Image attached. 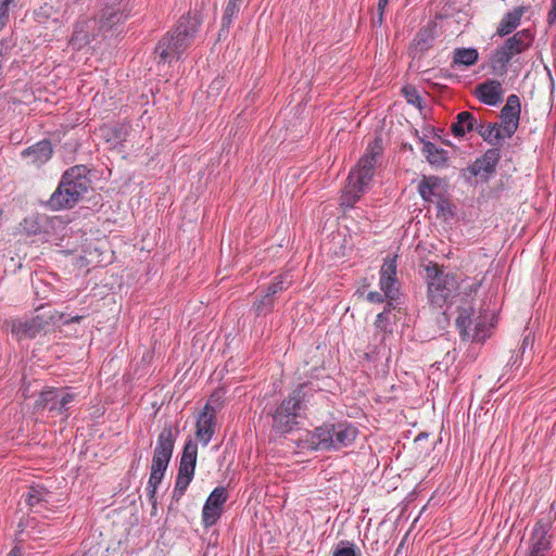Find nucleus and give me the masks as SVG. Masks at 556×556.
Masks as SVG:
<instances>
[{
  "label": "nucleus",
  "mask_w": 556,
  "mask_h": 556,
  "mask_svg": "<svg viewBox=\"0 0 556 556\" xmlns=\"http://www.w3.org/2000/svg\"><path fill=\"white\" fill-rule=\"evenodd\" d=\"M243 0H228L220 23L219 34L229 33L235 18L238 17Z\"/></svg>",
  "instance_id": "2f4dec72"
},
{
  "label": "nucleus",
  "mask_w": 556,
  "mask_h": 556,
  "mask_svg": "<svg viewBox=\"0 0 556 556\" xmlns=\"http://www.w3.org/2000/svg\"><path fill=\"white\" fill-rule=\"evenodd\" d=\"M51 11H52V7H50V5L45 4L43 7H40L39 10L35 11L36 21L39 24L47 23Z\"/></svg>",
  "instance_id": "09e8293b"
},
{
  "label": "nucleus",
  "mask_w": 556,
  "mask_h": 556,
  "mask_svg": "<svg viewBox=\"0 0 556 556\" xmlns=\"http://www.w3.org/2000/svg\"><path fill=\"white\" fill-rule=\"evenodd\" d=\"M292 281L288 279V274H280L266 287L265 291L276 299L277 294L286 291Z\"/></svg>",
  "instance_id": "58836bf2"
},
{
  "label": "nucleus",
  "mask_w": 556,
  "mask_h": 556,
  "mask_svg": "<svg viewBox=\"0 0 556 556\" xmlns=\"http://www.w3.org/2000/svg\"><path fill=\"white\" fill-rule=\"evenodd\" d=\"M475 308L472 306L458 307V316L455 320L456 328L463 341L471 338L470 328L473 324Z\"/></svg>",
  "instance_id": "a878e982"
},
{
  "label": "nucleus",
  "mask_w": 556,
  "mask_h": 556,
  "mask_svg": "<svg viewBox=\"0 0 556 556\" xmlns=\"http://www.w3.org/2000/svg\"><path fill=\"white\" fill-rule=\"evenodd\" d=\"M21 226L28 236H38L49 233L51 223L46 214L35 213L25 217Z\"/></svg>",
  "instance_id": "4be33fe9"
},
{
  "label": "nucleus",
  "mask_w": 556,
  "mask_h": 556,
  "mask_svg": "<svg viewBox=\"0 0 556 556\" xmlns=\"http://www.w3.org/2000/svg\"><path fill=\"white\" fill-rule=\"evenodd\" d=\"M98 20V14L94 17H81L75 24L73 35H96L99 30H106L108 27Z\"/></svg>",
  "instance_id": "c756f323"
},
{
  "label": "nucleus",
  "mask_w": 556,
  "mask_h": 556,
  "mask_svg": "<svg viewBox=\"0 0 556 556\" xmlns=\"http://www.w3.org/2000/svg\"><path fill=\"white\" fill-rule=\"evenodd\" d=\"M180 434L178 421H166L163 429L156 438L153 455L165 456L172 458L175 443Z\"/></svg>",
  "instance_id": "2eb2a0df"
},
{
  "label": "nucleus",
  "mask_w": 556,
  "mask_h": 556,
  "mask_svg": "<svg viewBox=\"0 0 556 556\" xmlns=\"http://www.w3.org/2000/svg\"><path fill=\"white\" fill-rule=\"evenodd\" d=\"M8 23L4 22L3 20H0V31L3 30L4 26L7 25Z\"/></svg>",
  "instance_id": "680f3d73"
},
{
  "label": "nucleus",
  "mask_w": 556,
  "mask_h": 556,
  "mask_svg": "<svg viewBox=\"0 0 556 556\" xmlns=\"http://www.w3.org/2000/svg\"><path fill=\"white\" fill-rule=\"evenodd\" d=\"M50 492L42 485H31L28 489L25 501L29 507H34L36 505H46L49 503L48 496Z\"/></svg>",
  "instance_id": "72a5a7b5"
},
{
  "label": "nucleus",
  "mask_w": 556,
  "mask_h": 556,
  "mask_svg": "<svg viewBox=\"0 0 556 556\" xmlns=\"http://www.w3.org/2000/svg\"><path fill=\"white\" fill-rule=\"evenodd\" d=\"M314 391L312 382H304L279 404L266 405L264 410L271 418V428L276 434L286 435L300 428L301 420L307 417V404Z\"/></svg>",
  "instance_id": "f257e3e1"
},
{
  "label": "nucleus",
  "mask_w": 556,
  "mask_h": 556,
  "mask_svg": "<svg viewBox=\"0 0 556 556\" xmlns=\"http://www.w3.org/2000/svg\"><path fill=\"white\" fill-rule=\"evenodd\" d=\"M521 112V102L517 94H509L506 104L503 106L500 113L501 124L503 131L507 138L513 137L519 126Z\"/></svg>",
  "instance_id": "4468645a"
},
{
  "label": "nucleus",
  "mask_w": 556,
  "mask_h": 556,
  "mask_svg": "<svg viewBox=\"0 0 556 556\" xmlns=\"http://www.w3.org/2000/svg\"><path fill=\"white\" fill-rule=\"evenodd\" d=\"M475 328L469 341L483 343L490 337L492 324H486L481 317L475 319Z\"/></svg>",
  "instance_id": "a19ab883"
},
{
  "label": "nucleus",
  "mask_w": 556,
  "mask_h": 556,
  "mask_svg": "<svg viewBox=\"0 0 556 556\" xmlns=\"http://www.w3.org/2000/svg\"><path fill=\"white\" fill-rule=\"evenodd\" d=\"M396 273H397L396 255H388L384 258L383 264L380 268V276L397 278Z\"/></svg>",
  "instance_id": "a18cd8bd"
},
{
  "label": "nucleus",
  "mask_w": 556,
  "mask_h": 556,
  "mask_svg": "<svg viewBox=\"0 0 556 556\" xmlns=\"http://www.w3.org/2000/svg\"><path fill=\"white\" fill-rule=\"evenodd\" d=\"M189 45L187 37H161L154 54L160 58L159 63L172 62L178 60Z\"/></svg>",
  "instance_id": "ddd939ff"
},
{
  "label": "nucleus",
  "mask_w": 556,
  "mask_h": 556,
  "mask_svg": "<svg viewBox=\"0 0 556 556\" xmlns=\"http://www.w3.org/2000/svg\"><path fill=\"white\" fill-rule=\"evenodd\" d=\"M53 315H55V321H62L63 325H70L72 323H80L85 316H81V315H76V316H73V317H70V318H66L65 319V315L63 313H59L56 311L54 312H51Z\"/></svg>",
  "instance_id": "8fccbe9b"
},
{
  "label": "nucleus",
  "mask_w": 556,
  "mask_h": 556,
  "mask_svg": "<svg viewBox=\"0 0 556 556\" xmlns=\"http://www.w3.org/2000/svg\"><path fill=\"white\" fill-rule=\"evenodd\" d=\"M402 93L408 104H412L418 108L419 110L422 109V99L416 87L412 85H406L402 88Z\"/></svg>",
  "instance_id": "c03bdc74"
},
{
  "label": "nucleus",
  "mask_w": 556,
  "mask_h": 556,
  "mask_svg": "<svg viewBox=\"0 0 556 556\" xmlns=\"http://www.w3.org/2000/svg\"><path fill=\"white\" fill-rule=\"evenodd\" d=\"M200 16L197 13H188L179 18L174 35H194L200 31Z\"/></svg>",
  "instance_id": "473e14b6"
},
{
  "label": "nucleus",
  "mask_w": 556,
  "mask_h": 556,
  "mask_svg": "<svg viewBox=\"0 0 556 556\" xmlns=\"http://www.w3.org/2000/svg\"><path fill=\"white\" fill-rule=\"evenodd\" d=\"M515 35H517V36H520V35H530V31H529L528 29H522V30H520V31L516 33Z\"/></svg>",
  "instance_id": "052dcab7"
},
{
  "label": "nucleus",
  "mask_w": 556,
  "mask_h": 556,
  "mask_svg": "<svg viewBox=\"0 0 556 556\" xmlns=\"http://www.w3.org/2000/svg\"><path fill=\"white\" fill-rule=\"evenodd\" d=\"M477 132L491 146H497L507 138L503 131L502 125L496 123L480 124L476 126Z\"/></svg>",
  "instance_id": "bb28decb"
},
{
  "label": "nucleus",
  "mask_w": 556,
  "mask_h": 556,
  "mask_svg": "<svg viewBox=\"0 0 556 556\" xmlns=\"http://www.w3.org/2000/svg\"><path fill=\"white\" fill-rule=\"evenodd\" d=\"M551 530V518H540L535 522L529 540V551L526 556H549L552 548Z\"/></svg>",
  "instance_id": "6e6552de"
},
{
  "label": "nucleus",
  "mask_w": 556,
  "mask_h": 556,
  "mask_svg": "<svg viewBox=\"0 0 556 556\" xmlns=\"http://www.w3.org/2000/svg\"><path fill=\"white\" fill-rule=\"evenodd\" d=\"M382 153V143L381 139H375L371 143L368 144L366 149V153L358 161L357 168L351 170L350 176H355L357 179V184L367 185L371 181L375 168L377 165V159Z\"/></svg>",
  "instance_id": "1a4fd4ad"
},
{
  "label": "nucleus",
  "mask_w": 556,
  "mask_h": 556,
  "mask_svg": "<svg viewBox=\"0 0 556 556\" xmlns=\"http://www.w3.org/2000/svg\"><path fill=\"white\" fill-rule=\"evenodd\" d=\"M118 0H108L105 7L98 13V20L103 21L104 25L108 27L106 30H99V33H109L116 31L121 34L123 31L122 23L126 18V15L121 10Z\"/></svg>",
  "instance_id": "dca6fc26"
},
{
  "label": "nucleus",
  "mask_w": 556,
  "mask_h": 556,
  "mask_svg": "<svg viewBox=\"0 0 556 556\" xmlns=\"http://www.w3.org/2000/svg\"><path fill=\"white\" fill-rule=\"evenodd\" d=\"M433 39L434 37H419L418 40L415 39L409 46V55L413 59L421 58L424 52L432 47Z\"/></svg>",
  "instance_id": "37998d69"
},
{
  "label": "nucleus",
  "mask_w": 556,
  "mask_h": 556,
  "mask_svg": "<svg viewBox=\"0 0 556 556\" xmlns=\"http://www.w3.org/2000/svg\"><path fill=\"white\" fill-rule=\"evenodd\" d=\"M332 556H362V552L353 542L341 540L333 547Z\"/></svg>",
  "instance_id": "79ce46f5"
},
{
  "label": "nucleus",
  "mask_w": 556,
  "mask_h": 556,
  "mask_svg": "<svg viewBox=\"0 0 556 556\" xmlns=\"http://www.w3.org/2000/svg\"><path fill=\"white\" fill-rule=\"evenodd\" d=\"M90 170L86 165H74L67 168L53 193L46 202L51 211L74 207L91 188Z\"/></svg>",
  "instance_id": "f03ea898"
},
{
  "label": "nucleus",
  "mask_w": 556,
  "mask_h": 556,
  "mask_svg": "<svg viewBox=\"0 0 556 556\" xmlns=\"http://www.w3.org/2000/svg\"><path fill=\"white\" fill-rule=\"evenodd\" d=\"M223 87V79H214L211 84V89H219Z\"/></svg>",
  "instance_id": "6e6d98bb"
},
{
  "label": "nucleus",
  "mask_w": 556,
  "mask_h": 556,
  "mask_svg": "<svg viewBox=\"0 0 556 556\" xmlns=\"http://www.w3.org/2000/svg\"><path fill=\"white\" fill-rule=\"evenodd\" d=\"M427 294L431 305L442 308L454 303L460 295V281L457 275L445 273L438 263L429 262L425 266Z\"/></svg>",
  "instance_id": "20e7f679"
},
{
  "label": "nucleus",
  "mask_w": 556,
  "mask_h": 556,
  "mask_svg": "<svg viewBox=\"0 0 556 556\" xmlns=\"http://www.w3.org/2000/svg\"><path fill=\"white\" fill-rule=\"evenodd\" d=\"M358 435V429L351 422L325 421L323 425L308 431L307 441L315 451H340L353 444Z\"/></svg>",
  "instance_id": "7ed1b4c3"
},
{
  "label": "nucleus",
  "mask_w": 556,
  "mask_h": 556,
  "mask_svg": "<svg viewBox=\"0 0 556 556\" xmlns=\"http://www.w3.org/2000/svg\"><path fill=\"white\" fill-rule=\"evenodd\" d=\"M501 160V150L498 147L488 149L481 156L477 157L470 164L466 172L471 176L479 177L481 181L488 182L496 173V167Z\"/></svg>",
  "instance_id": "9b49d317"
},
{
  "label": "nucleus",
  "mask_w": 556,
  "mask_h": 556,
  "mask_svg": "<svg viewBox=\"0 0 556 556\" xmlns=\"http://www.w3.org/2000/svg\"><path fill=\"white\" fill-rule=\"evenodd\" d=\"M106 141L114 144L122 143L126 140L127 129L123 125H115L111 127H104L101 129Z\"/></svg>",
  "instance_id": "ea45409f"
},
{
  "label": "nucleus",
  "mask_w": 556,
  "mask_h": 556,
  "mask_svg": "<svg viewBox=\"0 0 556 556\" xmlns=\"http://www.w3.org/2000/svg\"><path fill=\"white\" fill-rule=\"evenodd\" d=\"M503 87L502 84L496 79H488L477 85L475 96L477 99L491 106L497 105L503 99Z\"/></svg>",
  "instance_id": "a211bd4d"
},
{
  "label": "nucleus",
  "mask_w": 556,
  "mask_h": 556,
  "mask_svg": "<svg viewBox=\"0 0 556 556\" xmlns=\"http://www.w3.org/2000/svg\"><path fill=\"white\" fill-rule=\"evenodd\" d=\"M438 216L454 217V206L448 199L441 198L437 202Z\"/></svg>",
  "instance_id": "49530a36"
},
{
  "label": "nucleus",
  "mask_w": 556,
  "mask_h": 556,
  "mask_svg": "<svg viewBox=\"0 0 556 556\" xmlns=\"http://www.w3.org/2000/svg\"><path fill=\"white\" fill-rule=\"evenodd\" d=\"M478 51L475 48H457L454 51L453 63L471 66L478 61Z\"/></svg>",
  "instance_id": "c9c22d12"
},
{
  "label": "nucleus",
  "mask_w": 556,
  "mask_h": 556,
  "mask_svg": "<svg viewBox=\"0 0 556 556\" xmlns=\"http://www.w3.org/2000/svg\"><path fill=\"white\" fill-rule=\"evenodd\" d=\"M10 5L9 3L0 0V20H3L4 22H9L10 15Z\"/></svg>",
  "instance_id": "864d4df0"
},
{
  "label": "nucleus",
  "mask_w": 556,
  "mask_h": 556,
  "mask_svg": "<svg viewBox=\"0 0 556 556\" xmlns=\"http://www.w3.org/2000/svg\"><path fill=\"white\" fill-rule=\"evenodd\" d=\"M389 0H379V5L381 7L382 3L386 4Z\"/></svg>",
  "instance_id": "0e129e2a"
},
{
  "label": "nucleus",
  "mask_w": 556,
  "mask_h": 556,
  "mask_svg": "<svg viewBox=\"0 0 556 556\" xmlns=\"http://www.w3.org/2000/svg\"><path fill=\"white\" fill-rule=\"evenodd\" d=\"M276 299L273 298L265 290H262L257 295H255V300L253 302L251 311L255 314V316H267L275 309Z\"/></svg>",
  "instance_id": "7c9ffc66"
},
{
  "label": "nucleus",
  "mask_w": 556,
  "mask_h": 556,
  "mask_svg": "<svg viewBox=\"0 0 556 556\" xmlns=\"http://www.w3.org/2000/svg\"><path fill=\"white\" fill-rule=\"evenodd\" d=\"M52 155L53 148L49 139L40 140L21 152L23 159H28L30 164L38 167L46 164Z\"/></svg>",
  "instance_id": "aec40b11"
},
{
  "label": "nucleus",
  "mask_w": 556,
  "mask_h": 556,
  "mask_svg": "<svg viewBox=\"0 0 556 556\" xmlns=\"http://www.w3.org/2000/svg\"><path fill=\"white\" fill-rule=\"evenodd\" d=\"M8 556H22V551L18 547H13Z\"/></svg>",
  "instance_id": "bf43d9fd"
},
{
  "label": "nucleus",
  "mask_w": 556,
  "mask_h": 556,
  "mask_svg": "<svg viewBox=\"0 0 556 556\" xmlns=\"http://www.w3.org/2000/svg\"><path fill=\"white\" fill-rule=\"evenodd\" d=\"M216 412L208 403L197 421V438L206 446L215 432Z\"/></svg>",
  "instance_id": "6ab92c4d"
},
{
  "label": "nucleus",
  "mask_w": 556,
  "mask_h": 556,
  "mask_svg": "<svg viewBox=\"0 0 556 556\" xmlns=\"http://www.w3.org/2000/svg\"><path fill=\"white\" fill-rule=\"evenodd\" d=\"M422 143L421 152L425 155L428 163L437 168L447 166L448 152L442 148H438L434 143L420 138Z\"/></svg>",
  "instance_id": "5701e85b"
},
{
  "label": "nucleus",
  "mask_w": 556,
  "mask_h": 556,
  "mask_svg": "<svg viewBox=\"0 0 556 556\" xmlns=\"http://www.w3.org/2000/svg\"><path fill=\"white\" fill-rule=\"evenodd\" d=\"M59 388H46L35 402V408L48 409L55 416L59 415Z\"/></svg>",
  "instance_id": "393cba45"
},
{
  "label": "nucleus",
  "mask_w": 556,
  "mask_h": 556,
  "mask_svg": "<svg viewBox=\"0 0 556 556\" xmlns=\"http://www.w3.org/2000/svg\"><path fill=\"white\" fill-rule=\"evenodd\" d=\"M396 300H388L384 308H389V314L396 308V304L394 303Z\"/></svg>",
  "instance_id": "13d9d810"
},
{
  "label": "nucleus",
  "mask_w": 556,
  "mask_h": 556,
  "mask_svg": "<svg viewBox=\"0 0 556 556\" xmlns=\"http://www.w3.org/2000/svg\"><path fill=\"white\" fill-rule=\"evenodd\" d=\"M525 11L526 9L523 7H518L506 13L502 18L495 35H509L513 33L519 26Z\"/></svg>",
  "instance_id": "c85d7f7f"
},
{
  "label": "nucleus",
  "mask_w": 556,
  "mask_h": 556,
  "mask_svg": "<svg viewBox=\"0 0 556 556\" xmlns=\"http://www.w3.org/2000/svg\"><path fill=\"white\" fill-rule=\"evenodd\" d=\"M532 41H525L523 37H507L502 46L496 48L489 60L492 73L503 76L507 73L510 60L530 48Z\"/></svg>",
  "instance_id": "423d86ee"
},
{
  "label": "nucleus",
  "mask_w": 556,
  "mask_h": 556,
  "mask_svg": "<svg viewBox=\"0 0 556 556\" xmlns=\"http://www.w3.org/2000/svg\"><path fill=\"white\" fill-rule=\"evenodd\" d=\"M198 459V444L192 439L185 442L179 466L178 473L175 481V486L172 494V502L178 503L185 495L190 482L192 481L195 472Z\"/></svg>",
  "instance_id": "39448f33"
},
{
  "label": "nucleus",
  "mask_w": 556,
  "mask_h": 556,
  "mask_svg": "<svg viewBox=\"0 0 556 556\" xmlns=\"http://www.w3.org/2000/svg\"><path fill=\"white\" fill-rule=\"evenodd\" d=\"M47 526V523H41L35 517H24L20 520L17 525L15 539L18 542H25L27 540H38L40 539V534L45 531L43 528Z\"/></svg>",
  "instance_id": "412c9836"
},
{
  "label": "nucleus",
  "mask_w": 556,
  "mask_h": 556,
  "mask_svg": "<svg viewBox=\"0 0 556 556\" xmlns=\"http://www.w3.org/2000/svg\"><path fill=\"white\" fill-rule=\"evenodd\" d=\"M397 282V278L380 276V289L388 300H399L400 289L396 287Z\"/></svg>",
  "instance_id": "4c0bfd02"
},
{
  "label": "nucleus",
  "mask_w": 556,
  "mask_h": 556,
  "mask_svg": "<svg viewBox=\"0 0 556 556\" xmlns=\"http://www.w3.org/2000/svg\"><path fill=\"white\" fill-rule=\"evenodd\" d=\"M477 119L469 111L459 112L451 124V132L454 137H464L467 132L476 129Z\"/></svg>",
  "instance_id": "b1692460"
},
{
  "label": "nucleus",
  "mask_w": 556,
  "mask_h": 556,
  "mask_svg": "<svg viewBox=\"0 0 556 556\" xmlns=\"http://www.w3.org/2000/svg\"><path fill=\"white\" fill-rule=\"evenodd\" d=\"M89 37H70L68 46L73 50H80L84 46L89 43Z\"/></svg>",
  "instance_id": "3c124183"
},
{
  "label": "nucleus",
  "mask_w": 556,
  "mask_h": 556,
  "mask_svg": "<svg viewBox=\"0 0 556 556\" xmlns=\"http://www.w3.org/2000/svg\"><path fill=\"white\" fill-rule=\"evenodd\" d=\"M367 300L371 303H383L388 299L387 296H384V293L378 291H370L367 294Z\"/></svg>",
  "instance_id": "603ef678"
},
{
  "label": "nucleus",
  "mask_w": 556,
  "mask_h": 556,
  "mask_svg": "<svg viewBox=\"0 0 556 556\" xmlns=\"http://www.w3.org/2000/svg\"><path fill=\"white\" fill-rule=\"evenodd\" d=\"M466 30L460 28L458 20L454 15L438 14L425 27L424 35H463Z\"/></svg>",
  "instance_id": "f3484780"
},
{
  "label": "nucleus",
  "mask_w": 556,
  "mask_h": 556,
  "mask_svg": "<svg viewBox=\"0 0 556 556\" xmlns=\"http://www.w3.org/2000/svg\"><path fill=\"white\" fill-rule=\"evenodd\" d=\"M169 457L152 455L150 477L147 483L148 500L152 505V515L157 508L156 491L170 463Z\"/></svg>",
  "instance_id": "f8f14e48"
},
{
  "label": "nucleus",
  "mask_w": 556,
  "mask_h": 556,
  "mask_svg": "<svg viewBox=\"0 0 556 556\" xmlns=\"http://www.w3.org/2000/svg\"><path fill=\"white\" fill-rule=\"evenodd\" d=\"M426 437V433H419L416 440L425 439Z\"/></svg>",
  "instance_id": "e2e57ef3"
},
{
  "label": "nucleus",
  "mask_w": 556,
  "mask_h": 556,
  "mask_svg": "<svg viewBox=\"0 0 556 556\" xmlns=\"http://www.w3.org/2000/svg\"><path fill=\"white\" fill-rule=\"evenodd\" d=\"M478 288H479V285H471V286L468 287V291H467V288L464 289L465 290V294L467 296H469L472 292H477Z\"/></svg>",
  "instance_id": "4d7b16f0"
},
{
  "label": "nucleus",
  "mask_w": 556,
  "mask_h": 556,
  "mask_svg": "<svg viewBox=\"0 0 556 556\" xmlns=\"http://www.w3.org/2000/svg\"><path fill=\"white\" fill-rule=\"evenodd\" d=\"M229 497L225 486H216L206 498L202 509V523L204 528H211L223 515L224 506Z\"/></svg>",
  "instance_id": "9d476101"
},
{
  "label": "nucleus",
  "mask_w": 556,
  "mask_h": 556,
  "mask_svg": "<svg viewBox=\"0 0 556 556\" xmlns=\"http://www.w3.org/2000/svg\"><path fill=\"white\" fill-rule=\"evenodd\" d=\"M547 22L549 26L556 24V0H551V10L547 14Z\"/></svg>",
  "instance_id": "5fc2aeb1"
},
{
  "label": "nucleus",
  "mask_w": 556,
  "mask_h": 556,
  "mask_svg": "<svg viewBox=\"0 0 556 556\" xmlns=\"http://www.w3.org/2000/svg\"><path fill=\"white\" fill-rule=\"evenodd\" d=\"M440 185V178L437 176H424L418 184V192L421 199L426 202L431 201V197L435 195V189Z\"/></svg>",
  "instance_id": "f704fd0d"
},
{
  "label": "nucleus",
  "mask_w": 556,
  "mask_h": 556,
  "mask_svg": "<svg viewBox=\"0 0 556 556\" xmlns=\"http://www.w3.org/2000/svg\"><path fill=\"white\" fill-rule=\"evenodd\" d=\"M55 323V315L50 311L43 312L29 319H9L4 321V326L11 331L18 341L24 339H34L43 331L47 326Z\"/></svg>",
  "instance_id": "0eeeda50"
},
{
  "label": "nucleus",
  "mask_w": 556,
  "mask_h": 556,
  "mask_svg": "<svg viewBox=\"0 0 556 556\" xmlns=\"http://www.w3.org/2000/svg\"><path fill=\"white\" fill-rule=\"evenodd\" d=\"M389 308H384L381 313H379L375 320V327L383 331L384 333L391 332L390 329H388V321H389Z\"/></svg>",
  "instance_id": "de8ad7c7"
},
{
  "label": "nucleus",
  "mask_w": 556,
  "mask_h": 556,
  "mask_svg": "<svg viewBox=\"0 0 556 556\" xmlns=\"http://www.w3.org/2000/svg\"><path fill=\"white\" fill-rule=\"evenodd\" d=\"M367 185L357 184L355 176L348 177V185L341 197V205L346 207H353L355 203L361 199Z\"/></svg>",
  "instance_id": "cd10ccee"
},
{
  "label": "nucleus",
  "mask_w": 556,
  "mask_h": 556,
  "mask_svg": "<svg viewBox=\"0 0 556 556\" xmlns=\"http://www.w3.org/2000/svg\"><path fill=\"white\" fill-rule=\"evenodd\" d=\"M59 415L67 419L71 404L75 401L76 394L70 388H59Z\"/></svg>",
  "instance_id": "e433bc0d"
}]
</instances>
